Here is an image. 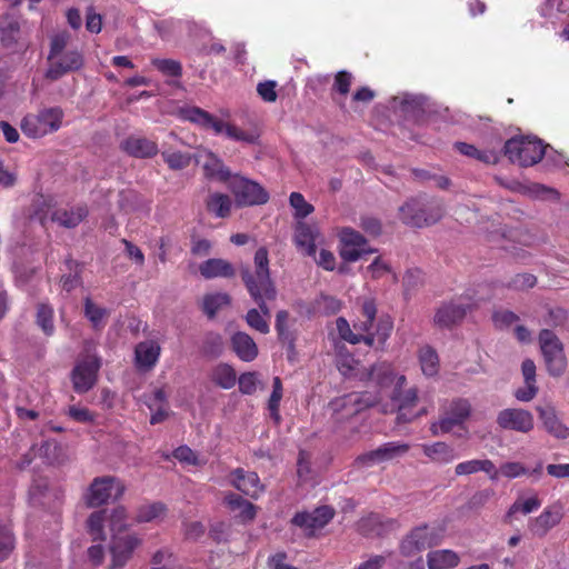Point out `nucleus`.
<instances>
[{"label":"nucleus","instance_id":"obj_1","mask_svg":"<svg viewBox=\"0 0 569 569\" xmlns=\"http://www.w3.org/2000/svg\"><path fill=\"white\" fill-rule=\"evenodd\" d=\"M254 270L249 266H242L240 274L242 282L251 297L258 305V309H250L247 312V323L260 333L269 332V323L264 317H270L268 301L277 298V288L270 276L269 252L266 247H260L253 257Z\"/></svg>","mask_w":569,"mask_h":569},{"label":"nucleus","instance_id":"obj_2","mask_svg":"<svg viewBox=\"0 0 569 569\" xmlns=\"http://www.w3.org/2000/svg\"><path fill=\"white\" fill-rule=\"evenodd\" d=\"M377 305L371 298L361 302L357 319L353 321V330L348 320L339 317L336 320V330L339 338L351 345L365 343L377 352H383L387 340L393 330V321L390 316L377 317Z\"/></svg>","mask_w":569,"mask_h":569},{"label":"nucleus","instance_id":"obj_3","mask_svg":"<svg viewBox=\"0 0 569 569\" xmlns=\"http://www.w3.org/2000/svg\"><path fill=\"white\" fill-rule=\"evenodd\" d=\"M337 368L342 376L361 381H376L377 385L385 387L396 380L395 390L391 398L397 402L399 409V420L410 421L412 417H407L406 409L413 407L418 396L415 388L402 390L406 385V377H395L390 368L385 365H365L359 358H338Z\"/></svg>","mask_w":569,"mask_h":569},{"label":"nucleus","instance_id":"obj_4","mask_svg":"<svg viewBox=\"0 0 569 569\" xmlns=\"http://www.w3.org/2000/svg\"><path fill=\"white\" fill-rule=\"evenodd\" d=\"M178 116L181 120L194 123L206 130L211 129L216 134L224 133L228 138L236 141L253 143L256 140L253 134L233 124L223 122L199 107H182L179 109Z\"/></svg>","mask_w":569,"mask_h":569},{"label":"nucleus","instance_id":"obj_5","mask_svg":"<svg viewBox=\"0 0 569 569\" xmlns=\"http://www.w3.org/2000/svg\"><path fill=\"white\" fill-rule=\"evenodd\" d=\"M443 203L437 199L425 201L420 198H412L399 209L401 221L416 228L437 223L443 217Z\"/></svg>","mask_w":569,"mask_h":569},{"label":"nucleus","instance_id":"obj_6","mask_svg":"<svg viewBox=\"0 0 569 569\" xmlns=\"http://www.w3.org/2000/svg\"><path fill=\"white\" fill-rule=\"evenodd\" d=\"M63 117L64 112L60 107L43 108L37 113L24 116L20 122V129L28 138L40 139L57 132L62 126Z\"/></svg>","mask_w":569,"mask_h":569},{"label":"nucleus","instance_id":"obj_7","mask_svg":"<svg viewBox=\"0 0 569 569\" xmlns=\"http://www.w3.org/2000/svg\"><path fill=\"white\" fill-rule=\"evenodd\" d=\"M379 401L377 395L370 392H351L331 400L328 409L337 423H343Z\"/></svg>","mask_w":569,"mask_h":569},{"label":"nucleus","instance_id":"obj_8","mask_svg":"<svg viewBox=\"0 0 569 569\" xmlns=\"http://www.w3.org/2000/svg\"><path fill=\"white\" fill-rule=\"evenodd\" d=\"M503 151L512 163L530 167L541 161L546 146L536 137H515L506 141Z\"/></svg>","mask_w":569,"mask_h":569},{"label":"nucleus","instance_id":"obj_9","mask_svg":"<svg viewBox=\"0 0 569 569\" xmlns=\"http://www.w3.org/2000/svg\"><path fill=\"white\" fill-rule=\"evenodd\" d=\"M124 491L126 486L120 479L112 476L96 477L83 495V501L89 508H98L111 498L119 500Z\"/></svg>","mask_w":569,"mask_h":569},{"label":"nucleus","instance_id":"obj_10","mask_svg":"<svg viewBox=\"0 0 569 569\" xmlns=\"http://www.w3.org/2000/svg\"><path fill=\"white\" fill-rule=\"evenodd\" d=\"M339 256L345 262H356L377 249L368 246L367 239L357 230L343 227L339 233Z\"/></svg>","mask_w":569,"mask_h":569},{"label":"nucleus","instance_id":"obj_11","mask_svg":"<svg viewBox=\"0 0 569 569\" xmlns=\"http://www.w3.org/2000/svg\"><path fill=\"white\" fill-rule=\"evenodd\" d=\"M230 189L239 206H259L269 200V193L262 186L240 176L232 178Z\"/></svg>","mask_w":569,"mask_h":569},{"label":"nucleus","instance_id":"obj_12","mask_svg":"<svg viewBox=\"0 0 569 569\" xmlns=\"http://www.w3.org/2000/svg\"><path fill=\"white\" fill-rule=\"evenodd\" d=\"M142 545V539L137 533L123 536L114 535L109 550L111 560L107 569H122L133 557V552Z\"/></svg>","mask_w":569,"mask_h":569},{"label":"nucleus","instance_id":"obj_13","mask_svg":"<svg viewBox=\"0 0 569 569\" xmlns=\"http://www.w3.org/2000/svg\"><path fill=\"white\" fill-rule=\"evenodd\" d=\"M49 61V68L46 71V79L57 81L63 76L80 70L84 64L83 54L78 50H68L58 58Z\"/></svg>","mask_w":569,"mask_h":569},{"label":"nucleus","instance_id":"obj_14","mask_svg":"<svg viewBox=\"0 0 569 569\" xmlns=\"http://www.w3.org/2000/svg\"><path fill=\"white\" fill-rule=\"evenodd\" d=\"M496 422L503 430L521 433H528L535 427L532 413L521 408H507L499 411Z\"/></svg>","mask_w":569,"mask_h":569},{"label":"nucleus","instance_id":"obj_15","mask_svg":"<svg viewBox=\"0 0 569 569\" xmlns=\"http://www.w3.org/2000/svg\"><path fill=\"white\" fill-rule=\"evenodd\" d=\"M409 448L407 443L387 442L375 450L358 456L355 463L360 467H371L403 456L409 451Z\"/></svg>","mask_w":569,"mask_h":569},{"label":"nucleus","instance_id":"obj_16","mask_svg":"<svg viewBox=\"0 0 569 569\" xmlns=\"http://www.w3.org/2000/svg\"><path fill=\"white\" fill-rule=\"evenodd\" d=\"M100 366L99 358H90L73 368L71 380L77 393H84L94 387Z\"/></svg>","mask_w":569,"mask_h":569},{"label":"nucleus","instance_id":"obj_17","mask_svg":"<svg viewBox=\"0 0 569 569\" xmlns=\"http://www.w3.org/2000/svg\"><path fill=\"white\" fill-rule=\"evenodd\" d=\"M471 415V405L467 399H456L443 410L440 417L441 433H448L461 427Z\"/></svg>","mask_w":569,"mask_h":569},{"label":"nucleus","instance_id":"obj_18","mask_svg":"<svg viewBox=\"0 0 569 569\" xmlns=\"http://www.w3.org/2000/svg\"><path fill=\"white\" fill-rule=\"evenodd\" d=\"M563 517L561 505L546 508L538 517L531 518L528 529L532 536L543 538L552 528L558 526Z\"/></svg>","mask_w":569,"mask_h":569},{"label":"nucleus","instance_id":"obj_19","mask_svg":"<svg viewBox=\"0 0 569 569\" xmlns=\"http://www.w3.org/2000/svg\"><path fill=\"white\" fill-rule=\"evenodd\" d=\"M335 516V510L329 506L316 508L312 512H298L292 518V523L311 535L316 529L323 528Z\"/></svg>","mask_w":569,"mask_h":569},{"label":"nucleus","instance_id":"obj_20","mask_svg":"<svg viewBox=\"0 0 569 569\" xmlns=\"http://www.w3.org/2000/svg\"><path fill=\"white\" fill-rule=\"evenodd\" d=\"M471 310V303L462 300H452L443 303L436 312L435 322L441 328H451L463 320Z\"/></svg>","mask_w":569,"mask_h":569},{"label":"nucleus","instance_id":"obj_21","mask_svg":"<svg viewBox=\"0 0 569 569\" xmlns=\"http://www.w3.org/2000/svg\"><path fill=\"white\" fill-rule=\"evenodd\" d=\"M121 149L130 157L149 159L158 154L159 148L154 140L142 136H129L121 142Z\"/></svg>","mask_w":569,"mask_h":569},{"label":"nucleus","instance_id":"obj_22","mask_svg":"<svg viewBox=\"0 0 569 569\" xmlns=\"http://www.w3.org/2000/svg\"><path fill=\"white\" fill-rule=\"evenodd\" d=\"M318 231L316 227L305 222L297 221L295 224L293 243L298 251L307 257H315L317 253L316 239Z\"/></svg>","mask_w":569,"mask_h":569},{"label":"nucleus","instance_id":"obj_23","mask_svg":"<svg viewBox=\"0 0 569 569\" xmlns=\"http://www.w3.org/2000/svg\"><path fill=\"white\" fill-rule=\"evenodd\" d=\"M230 477L231 485L246 496L257 499L263 491V486L261 485L257 472L237 468L231 472Z\"/></svg>","mask_w":569,"mask_h":569},{"label":"nucleus","instance_id":"obj_24","mask_svg":"<svg viewBox=\"0 0 569 569\" xmlns=\"http://www.w3.org/2000/svg\"><path fill=\"white\" fill-rule=\"evenodd\" d=\"M539 419L542 421L546 431L557 439H567L569 428L559 419L555 407L550 403L536 407Z\"/></svg>","mask_w":569,"mask_h":569},{"label":"nucleus","instance_id":"obj_25","mask_svg":"<svg viewBox=\"0 0 569 569\" xmlns=\"http://www.w3.org/2000/svg\"><path fill=\"white\" fill-rule=\"evenodd\" d=\"M432 546V538L427 526L413 529L401 542L400 551L405 557H412Z\"/></svg>","mask_w":569,"mask_h":569},{"label":"nucleus","instance_id":"obj_26","mask_svg":"<svg viewBox=\"0 0 569 569\" xmlns=\"http://www.w3.org/2000/svg\"><path fill=\"white\" fill-rule=\"evenodd\" d=\"M88 206L86 203H78L69 209L60 208L54 210L50 219L60 227L73 229L78 227L88 217Z\"/></svg>","mask_w":569,"mask_h":569},{"label":"nucleus","instance_id":"obj_27","mask_svg":"<svg viewBox=\"0 0 569 569\" xmlns=\"http://www.w3.org/2000/svg\"><path fill=\"white\" fill-rule=\"evenodd\" d=\"M200 274L204 279L213 278H233L236 276V269L229 261L220 258H211L203 261L199 266Z\"/></svg>","mask_w":569,"mask_h":569},{"label":"nucleus","instance_id":"obj_28","mask_svg":"<svg viewBox=\"0 0 569 569\" xmlns=\"http://www.w3.org/2000/svg\"><path fill=\"white\" fill-rule=\"evenodd\" d=\"M203 174L209 180L227 182L231 178V172L223 161L213 152L207 151L202 163Z\"/></svg>","mask_w":569,"mask_h":569},{"label":"nucleus","instance_id":"obj_29","mask_svg":"<svg viewBox=\"0 0 569 569\" xmlns=\"http://www.w3.org/2000/svg\"><path fill=\"white\" fill-rule=\"evenodd\" d=\"M21 30L17 20L9 19L0 26V41L4 49L14 53L23 46L20 43Z\"/></svg>","mask_w":569,"mask_h":569},{"label":"nucleus","instance_id":"obj_30","mask_svg":"<svg viewBox=\"0 0 569 569\" xmlns=\"http://www.w3.org/2000/svg\"><path fill=\"white\" fill-rule=\"evenodd\" d=\"M421 449L426 457L439 465H448L457 458L455 448L442 441L423 443Z\"/></svg>","mask_w":569,"mask_h":569},{"label":"nucleus","instance_id":"obj_31","mask_svg":"<svg viewBox=\"0 0 569 569\" xmlns=\"http://www.w3.org/2000/svg\"><path fill=\"white\" fill-rule=\"evenodd\" d=\"M479 471L486 472L491 480L498 479V470L495 463L489 459H472L460 462L455 467V473L457 476H468Z\"/></svg>","mask_w":569,"mask_h":569},{"label":"nucleus","instance_id":"obj_32","mask_svg":"<svg viewBox=\"0 0 569 569\" xmlns=\"http://www.w3.org/2000/svg\"><path fill=\"white\" fill-rule=\"evenodd\" d=\"M224 502L231 511H238L236 518L239 521L248 522L254 519L257 513L256 506L242 497L230 492L224 497Z\"/></svg>","mask_w":569,"mask_h":569},{"label":"nucleus","instance_id":"obj_33","mask_svg":"<svg viewBox=\"0 0 569 569\" xmlns=\"http://www.w3.org/2000/svg\"><path fill=\"white\" fill-rule=\"evenodd\" d=\"M206 210L216 218H228L232 209L231 198L221 192L210 193L204 200Z\"/></svg>","mask_w":569,"mask_h":569},{"label":"nucleus","instance_id":"obj_34","mask_svg":"<svg viewBox=\"0 0 569 569\" xmlns=\"http://www.w3.org/2000/svg\"><path fill=\"white\" fill-rule=\"evenodd\" d=\"M455 149L461 154L473 158L486 164H496L499 161V154L495 150H479L473 144L467 142H456Z\"/></svg>","mask_w":569,"mask_h":569},{"label":"nucleus","instance_id":"obj_35","mask_svg":"<svg viewBox=\"0 0 569 569\" xmlns=\"http://www.w3.org/2000/svg\"><path fill=\"white\" fill-rule=\"evenodd\" d=\"M428 569H451L458 566L459 557L451 550H437L427 555Z\"/></svg>","mask_w":569,"mask_h":569},{"label":"nucleus","instance_id":"obj_36","mask_svg":"<svg viewBox=\"0 0 569 569\" xmlns=\"http://www.w3.org/2000/svg\"><path fill=\"white\" fill-rule=\"evenodd\" d=\"M84 317L90 321L96 330H100L106 326V319L109 316V310L94 303L91 298L87 297L83 301Z\"/></svg>","mask_w":569,"mask_h":569},{"label":"nucleus","instance_id":"obj_37","mask_svg":"<svg viewBox=\"0 0 569 569\" xmlns=\"http://www.w3.org/2000/svg\"><path fill=\"white\" fill-rule=\"evenodd\" d=\"M107 509L93 511L87 519V530L92 541H104L107 535L104 525L107 521Z\"/></svg>","mask_w":569,"mask_h":569},{"label":"nucleus","instance_id":"obj_38","mask_svg":"<svg viewBox=\"0 0 569 569\" xmlns=\"http://www.w3.org/2000/svg\"><path fill=\"white\" fill-rule=\"evenodd\" d=\"M538 339L542 356H557L563 350L562 342L558 336L549 329H542L539 332Z\"/></svg>","mask_w":569,"mask_h":569},{"label":"nucleus","instance_id":"obj_39","mask_svg":"<svg viewBox=\"0 0 569 569\" xmlns=\"http://www.w3.org/2000/svg\"><path fill=\"white\" fill-rule=\"evenodd\" d=\"M274 328L279 340L288 345L289 351H291L293 349L295 336L289 328V312L287 310L277 312Z\"/></svg>","mask_w":569,"mask_h":569},{"label":"nucleus","instance_id":"obj_40","mask_svg":"<svg viewBox=\"0 0 569 569\" xmlns=\"http://www.w3.org/2000/svg\"><path fill=\"white\" fill-rule=\"evenodd\" d=\"M107 519L112 537L114 535L122 536L121 533L127 531L129 528V525L127 523L128 512L123 506H118L111 509L109 513L107 512Z\"/></svg>","mask_w":569,"mask_h":569},{"label":"nucleus","instance_id":"obj_41","mask_svg":"<svg viewBox=\"0 0 569 569\" xmlns=\"http://www.w3.org/2000/svg\"><path fill=\"white\" fill-rule=\"evenodd\" d=\"M230 302L231 298L228 293H209L203 297L202 310L209 318H213L222 307L230 305Z\"/></svg>","mask_w":569,"mask_h":569},{"label":"nucleus","instance_id":"obj_42","mask_svg":"<svg viewBox=\"0 0 569 569\" xmlns=\"http://www.w3.org/2000/svg\"><path fill=\"white\" fill-rule=\"evenodd\" d=\"M53 317L54 311L49 303H38L36 323L41 328L46 336H52L54 332Z\"/></svg>","mask_w":569,"mask_h":569},{"label":"nucleus","instance_id":"obj_43","mask_svg":"<svg viewBox=\"0 0 569 569\" xmlns=\"http://www.w3.org/2000/svg\"><path fill=\"white\" fill-rule=\"evenodd\" d=\"M231 343L237 356H257L258 353L256 342L244 332L234 333L231 338Z\"/></svg>","mask_w":569,"mask_h":569},{"label":"nucleus","instance_id":"obj_44","mask_svg":"<svg viewBox=\"0 0 569 569\" xmlns=\"http://www.w3.org/2000/svg\"><path fill=\"white\" fill-rule=\"evenodd\" d=\"M211 379L217 386L223 389H230L237 382V373L230 366L219 365L212 370Z\"/></svg>","mask_w":569,"mask_h":569},{"label":"nucleus","instance_id":"obj_45","mask_svg":"<svg viewBox=\"0 0 569 569\" xmlns=\"http://www.w3.org/2000/svg\"><path fill=\"white\" fill-rule=\"evenodd\" d=\"M315 309L320 315L333 316L342 309V301L337 297L321 293L315 300Z\"/></svg>","mask_w":569,"mask_h":569},{"label":"nucleus","instance_id":"obj_46","mask_svg":"<svg viewBox=\"0 0 569 569\" xmlns=\"http://www.w3.org/2000/svg\"><path fill=\"white\" fill-rule=\"evenodd\" d=\"M495 328L499 330H508L512 326L515 327L520 318L517 313L508 309H499L492 312L491 316Z\"/></svg>","mask_w":569,"mask_h":569},{"label":"nucleus","instance_id":"obj_47","mask_svg":"<svg viewBox=\"0 0 569 569\" xmlns=\"http://www.w3.org/2000/svg\"><path fill=\"white\" fill-rule=\"evenodd\" d=\"M151 64L166 77L180 78L182 76V66L177 60L154 58L151 60Z\"/></svg>","mask_w":569,"mask_h":569},{"label":"nucleus","instance_id":"obj_48","mask_svg":"<svg viewBox=\"0 0 569 569\" xmlns=\"http://www.w3.org/2000/svg\"><path fill=\"white\" fill-rule=\"evenodd\" d=\"M161 157L171 170H182L191 163V156L187 152L162 151Z\"/></svg>","mask_w":569,"mask_h":569},{"label":"nucleus","instance_id":"obj_49","mask_svg":"<svg viewBox=\"0 0 569 569\" xmlns=\"http://www.w3.org/2000/svg\"><path fill=\"white\" fill-rule=\"evenodd\" d=\"M164 510L166 507L161 502H153L151 505L141 506L137 510L134 520L138 523L150 522L160 517Z\"/></svg>","mask_w":569,"mask_h":569},{"label":"nucleus","instance_id":"obj_50","mask_svg":"<svg viewBox=\"0 0 569 569\" xmlns=\"http://www.w3.org/2000/svg\"><path fill=\"white\" fill-rule=\"evenodd\" d=\"M290 206L295 209V218L301 221L311 214L315 210L313 206L306 201L300 192H292L289 197Z\"/></svg>","mask_w":569,"mask_h":569},{"label":"nucleus","instance_id":"obj_51","mask_svg":"<svg viewBox=\"0 0 569 569\" xmlns=\"http://www.w3.org/2000/svg\"><path fill=\"white\" fill-rule=\"evenodd\" d=\"M541 506V500L537 497H530L526 500L517 499L509 508L507 512V518L511 517L517 512H521L523 515L531 513L537 510Z\"/></svg>","mask_w":569,"mask_h":569},{"label":"nucleus","instance_id":"obj_52","mask_svg":"<svg viewBox=\"0 0 569 569\" xmlns=\"http://www.w3.org/2000/svg\"><path fill=\"white\" fill-rule=\"evenodd\" d=\"M173 457L180 462L192 466H202L206 462L188 446H180L173 451Z\"/></svg>","mask_w":569,"mask_h":569},{"label":"nucleus","instance_id":"obj_53","mask_svg":"<svg viewBox=\"0 0 569 569\" xmlns=\"http://www.w3.org/2000/svg\"><path fill=\"white\" fill-rule=\"evenodd\" d=\"M537 278L531 273H518L508 283L507 287L513 290H527L536 286Z\"/></svg>","mask_w":569,"mask_h":569},{"label":"nucleus","instance_id":"obj_54","mask_svg":"<svg viewBox=\"0 0 569 569\" xmlns=\"http://www.w3.org/2000/svg\"><path fill=\"white\" fill-rule=\"evenodd\" d=\"M138 201L139 194L133 190H122L119 192L118 204L120 210L124 211L126 213L136 210Z\"/></svg>","mask_w":569,"mask_h":569},{"label":"nucleus","instance_id":"obj_55","mask_svg":"<svg viewBox=\"0 0 569 569\" xmlns=\"http://www.w3.org/2000/svg\"><path fill=\"white\" fill-rule=\"evenodd\" d=\"M351 83L352 74L346 70L339 71L335 76L332 90L337 91L341 96H347L350 91Z\"/></svg>","mask_w":569,"mask_h":569},{"label":"nucleus","instance_id":"obj_56","mask_svg":"<svg viewBox=\"0 0 569 569\" xmlns=\"http://www.w3.org/2000/svg\"><path fill=\"white\" fill-rule=\"evenodd\" d=\"M13 548V538L10 529L0 523V561L6 559Z\"/></svg>","mask_w":569,"mask_h":569},{"label":"nucleus","instance_id":"obj_57","mask_svg":"<svg viewBox=\"0 0 569 569\" xmlns=\"http://www.w3.org/2000/svg\"><path fill=\"white\" fill-rule=\"evenodd\" d=\"M258 382L254 372L242 373L238 379L239 390L244 395H252L257 390Z\"/></svg>","mask_w":569,"mask_h":569},{"label":"nucleus","instance_id":"obj_58","mask_svg":"<svg viewBox=\"0 0 569 569\" xmlns=\"http://www.w3.org/2000/svg\"><path fill=\"white\" fill-rule=\"evenodd\" d=\"M276 88H277L276 81L267 80V81L258 83L257 92L263 101L274 102L278 98Z\"/></svg>","mask_w":569,"mask_h":569},{"label":"nucleus","instance_id":"obj_59","mask_svg":"<svg viewBox=\"0 0 569 569\" xmlns=\"http://www.w3.org/2000/svg\"><path fill=\"white\" fill-rule=\"evenodd\" d=\"M68 39L69 37L66 33L56 34L52 37L48 60H53L58 58L62 52H64V49L68 44Z\"/></svg>","mask_w":569,"mask_h":569},{"label":"nucleus","instance_id":"obj_60","mask_svg":"<svg viewBox=\"0 0 569 569\" xmlns=\"http://www.w3.org/2000/svg\"><path fill=\"white\" fill-rule=\"evenodd\" d=\"M360 227L361 229L373 237H377L382 231L381 221L378 218L371 216H363L360 218Z\"/></svg>","mask_w":569,"mask_h":569},{"label":"nucleus","instance_id":"obj_61","mask_svg":"<svg viewBox=\"0 0 569 569\" xmlns=\"http://www.w3.org/2000/svg\"><path fill=\"white\" fill-rule=\"evenodd\" d=\"M501 473L506 478H517L527 473V469L520 462H505L500 466L498 475Z\"/></svg>","mask_w":569,"mask_h":569},{"label":"nucleus","instance_id":"obj_62","mask_svg":"<svg viewBox=\"0 0 569 569\" xmlns=\"http://www.w3.org/2000/svg\"><path fill=\"white\" fill-rule=\"evenodd\" d=\"M297 467H298L297 468L298 477L302 481H306L311 473L310 455L307 451H305V450L299 451Z\"/></svg>","mask_w":569,"mask_h":569},{"label":"nucleus","instance_id":"obj_63","mask_svg":"<svg viewBox=\"0 0 569 569\" xmlns=\"http://www.w3.org/2000/svg\"><path fill=\"white\" fill-rule=\"evenodd\" d=\"M367 270L371 273L373 279H380L385 274L391 271L390 266L381 259V257L375 258V260L368 266Z\"/></svg>","mask_w":569,"mask_h":569},{"label":"nucleus","instance_id":"obj_64","mask_svg":"<svg viewBox=\"0 0 569 569\" xmlns=\"http://www.w3.org/2000/svg\"><path fill=\"white\" fill-rule=\"evenodd\" d=\"M161 348L154 340L143 341L137 345L134 356H159Z\"/></svg>","mask_w":569,"mask_h":569}]
</instances>
